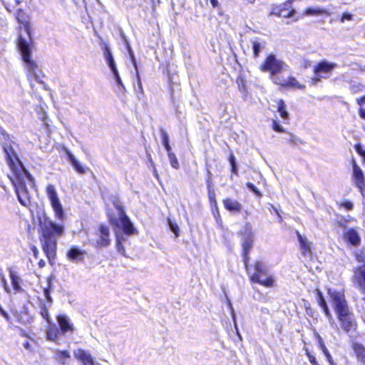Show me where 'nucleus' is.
<instances>
[{
  "label": "nucleus",
  "instance_id": "6e6552de",
  "mask_svg": "<svg viewBox=\"0 0 365 365\" xmlns=\"http://www.w3.org/2000/svg\"><path fill=\"white\" fill-rule=\"evenodd\" d=\"M285 63L282 60L277 58L274 54L270 53L266 56L259 68L262 72H268L273 81V78L279 77L277 74L283 71Z\"/></svg>",
  "mask_w": 365,
  "mask_h": 365
},
{
  "label": "nucleus",
  "instance_id": "bb28decb",
  "mask_svg": "<svg viewBox=\"0 0 365 365\" xmlns=\"http://www.w3.org/2000/svg\"><path fill=\"white\" fill-rule=\"evenodd\" d=\"M63 335L55 324H49L46 329V339L51 341L56 342Z\"/></svg>",
  "mask_w": 365,
  "mask_h": 365
},
{
  "label": "nucleus",
  "instance_id": "7c9ffc66",
  "mask_svg": "<svg viewBox=\"0 0 365 365\" xmlns=\"http://www.w3.org/2000/svg\"><path fill=\"white\" fill-rule=\"evenodd\" d=\"M328 11L320 7H316V8H312L309 7L307 8L304 11V14L307 16H319V15H323V14H328Z\"/></svg>",
  "mask_w": 365,
  "mask_h": 365
},
{
  "label": "nucleus",
  "instance_id": "2f4dec72",
  "mask_svg": "<svg viewBox=\"0 0 365 365\" xmlns=\"http://www.w3.org/2000/svg\"><path fill=\"white\" fill-rule=\"evenodd\" d=\"M354 259L360 264L359 266H364L365 267V248L363 247L359 250H356L353 252Z\"/></svg>",
  "mask_w": 365,
  "mask_h": 365
},
{
  "label": "nucleus",
  "instance_id": "f704fd0d",
  "mask_svg": "<svg viewBox=\"0 0 365 365\" xmlns=\"http://www.w3.org/2000/svg\"><path fill=\"white\" fill-rule=\"evenodd\" d=\"M70 358V354L67 350L63 351H58L56 354V360L62 364H66V361L68 359Z\"/></svg>",
  "mask_w": 365,
  "mask_h": 365
},
{
  "label": "nucleus",
  "instance_id": "4d7b16f0",
  "mask_svg": "<svg viewBox=\"0 0 365 365\" xmlns=\"http://www.w3.org/2000/svg\"><path fill=\"white\" fill-rule=\"evenodd\" d=\"M0 314L5 318L6 321H9L10 317L8 313L0 305Z\"/></svg>",
  "mask_w": 365,
  "mask_h": 365
},
{
  "label": "nucleus",
  "instance_id": "6ab92c4d",
  "mask_svg": "<svg viewBox=\"0 0 365 365\" xmlns=\"http://www.w3.org/2000/svg\"><path fill=\"white\" fill-rule=\"evenodd\" d=\"M222 204L226 210L232 213H240L243 210L242 205L237 200L226 197L222 200Z\"/></svg>",
  "mask_w": 365,
  "mask_h": 365
},
{
  "label": "nucleus",
  "instance_id": "4be33fe9",
  "mask_svg": "<svg viewBox=\"0 0 365 365\" xmlns=\"http://www.w3.org/2000/svg\"><path fill=\"white\" fill-rule=\"evenodd\" d=\"M298 242L299 243L300 252L302 256L307 257L312 253L311 243L307 238L300 234L298 230L295 232Z\"/></svg>",
  "mask_w": 365,
  "mask_h": 365
},
{
  "label": "nucleus",
  "instance_id": "09e8293b",
  "mask_svg": "<svg viewBox=\"0 0 365 365\" xmlns=\"http://www.w3.org/2000/svg\"><path fill=\"white\" fill-rule=\"evenodd\" d=\"M305 354L307 356L309 362L312 364V365H319V364L317 361V359L315 356L310 353L308 349H305Z\"/></svg>",
  "mask_w": 365,
  "mask_h": 365
},
{
  "label": "nucleus",
  "instance_id": "a19ab883",
  "mask_svg": "<svg viewBox=\"0 0 365 365\" xmlns=\"http://www.w3.org/2000/svg\"><path fill=\"white\" fill-rule=\"evenodd\" d=\"M40 314L48 322H50L48 309L45 303H42L40 306Z\"/></svg>",
  "mask_w": 365,
  "mask_h": 365
},
{
  "label": "nucleus",
  "instance_id": "8fccbe9b",
  "mask_svg": "<svg viewBox=\"0 0 365 365\" xmlns=\"http://www.w3.org/2000/svg\"><path fill=\"white\" fill-rule=\"evenodd\" d=\"M113 76H114V78L117 83V84L121 87L124 91L125 90V87L121 80V78L120 76V74L118 73V71H115V72H113Z\"/></svg>",
  "mask_w": 365,
  "mask_h": 365
},
{
  "label": "nucleus",
  "instance_id": "69168bd1",
  "mask_svg": "<svg viewBox=\"0 0 365 365\" xmlns=\"http://www.w3.org/2000/svg\"><path fill=\"white\" fill-rule=\"evenodd\" d=\"M131 56H132V59H133V64L135 67V68L137 69V63H136V61H135V57H134V55L132 53L131 54Z\"/></svg>",
  "mask_w": 365,
  "mask_h": 365
},
{
  "label": "nucleus",
  "instance_id": "338daca9",
  "mask_svg": "<svg viewBox=\"0 0 365 365\" xmlns=\"http://www.w3.org/2000/svg\"><path fill=\"white\" fill-rule=\"evenodd\" d=\"M273 209L274 210V212H276L278 215H279V213L278 210L276 208H274V207H273Z\"/></svg>",
  "mask_w": 365,
  "mask_h": 365
},
{
  "label": "nucleus",
  "instance_id": "39448f33",
  "mask_svg": "<svg viewBox=\"0 0 365 365\" xmlns=\"http://www.w3.org/2000/svg\"><path fill=\"white\" fill-rule=\"evenodd\" d=\"M113 205L116 211H108L107 217L113 230H121L127 236L138 235V232L126 215L122 202L118 199H115Z\"/></svg>",
  "mask_w": 365,
  "mask_h": 365
},
{
  "label": "nucleus",
  "instance_id": "052dcab7",
  "mask_svg": "<svg viewBox=\"0 0 365 365\" xmlns=\"http://www.w3.org/2000/svg\"><path fill=\"white\" fill-rule=\"evenodd\" d=\"M164 148H165V150H166V151H167V154H168V155H170V153H174L172 151V148H171V146H170V143H169V144H168V145H165L164 146Z\"/></svg>",
  "mask_w": 365,
  "mask_h": 365
},
{
  "label": "nucleus",
  "instance_id": "79ce46f5",
  "mask_svg": "<svg viewBox=\"0 0 365 365\" xmlns=\"http://www.w3.org/2000/svg\"><path fill=\"white\" fill-rule=\"evenodd\" d=\"M168 224L170 230L175 234V237H178L180 235V228L177 222H172L168 219Z\"/></svg>",
  "mask_w": 365,
  "mask_h": 365
},
{
  "label": "nucleus",
  "instance_id": "a878e982",
  "mask_svg": "<svg viewBox=\"0 0 365 365\" xmlns=\"http://www.w3.org/2000/svg\"><path fill=\"white\" fill-rule=\"evenodd\" d=\"M103 50L105 60L108 66L110 68L112 73L117 71L118 68L114 61L113 54L111 53V51L110 50L108 46L105 42H103Z\"/></svg>",
  "mask_w": 365,
  "mask_h": 365
},
{
  "label": "nucleus",
  "instance_id": "f03ea898",
  "mask_svg": "<svg viewBox=\"0 0 365 365\" xmlns=\"http://www.w3.org/2000/svg\"><path fill=\"white\" fill-rule=\"evenodd\" d=\"M3 136L1 148L6 154V163L14 174L10 180L14 187L19 202L23 206L30 205V197L26 185L27 179L32 185H34L35 180L30 173L24 168L23 163L19 158L14 148V141L10 138L9 135L4 130L1 131Z\"/></svg>",
  "mask_w": 365,
  "mask_h": 365
},
{
  "label": "nucleus",
  "instance_id": "f3484780",
  "mask_svg": "<svg viewBox=\"0 0 365 365\" xmlns=\"http://www.w3.org/2000/svg\"><path fill=\"white\" fill-rule=\"evenodd\" d=\"M87 252L84 250H81L77 246H72L66 252V257L71 262L78 263L83 262Z\"/></svg>",
  "mask_w": 365,
  "mask_h": 365
},
{
  "label": "nucleus",
  "instance_id": "393cba45",
  "mask_svg": "<svg viewBox=\"0 0 365 365\" xmlns=\"http://www.w3.org/2000/svg\"><path fill=\"white\" fill-rule=\"evenodd\" d=\"M63 151L74 170L79 174H84L88 168L81 165L68 148H63Z\"/></svg>",
  "mask_w": 365,
  "mask_h": 365
},
{
  "label": "nucleus",
  "instance_id": "bf43d9fd",
  "mask_svg": "<svg viewBox=\"0 0 365 365\" xmlns=\"http://www.w3.org/2000/svg\"><path fill=\"white\" fill-rule=\"evenodd\" d=\"M210 3H211L212 8H214V9L219 8V6H220L218 0H210Z\"/></svg>",
  "mask_w": 365,
  "mask_h": 365
},
{
  "label": "nucleus",
  "instance_id": "864d4df0",
  "mask_svg": "<svg viewBox=\"0 0 365 365\" xmlns=\"http://www.w3.org/2000/svg\"><path fill=\"white\" fill-rule=\"evenodd\" d=\"M324 354L327 358V361L329 363L330 365H336V364L334 361L329 351L324 352Z\"/></svg>",
  "mask_w": 365,
  "mask_h": 365
},
{
  "label": "nucleus",
  "instance_id": "0eeeda50",
  "mask_svg": "<svg viewBox=\"0 0 365 365\" xmlns=\"http://www.w3.org/2000/svg\"><path fill=\"white\" fill-rule=\"evenodd\" d=\"M238 234L242 237L241 242V256L245 269L247 272L250 268V253L253 247L255 240V235L251 223L249 222H245L243 229Z\"/></svg>",
  "mask_w": 365,
  "mask_h": 365
},
{
  "label": "nucleus",
  "instance_id": "423d86ee",
  "mask_svg": "<svg viewBox=\"0 0 365 365\" xmlns=\"http://www.w3.org/2000/svg\"><path fill=\"white\" fill-rule=\"evenodd\" d=\"M250 268L253 269L252 273L249 276L250 281L258 284L262 287L270 288L274 286V279L262 260L257 259Z\"/></svg>",
  "mask_w": 365,
  "mask_h": 365
},
{
  "label": "nucleus",
  "instance_id": "6e6d98bb",
  "mask_svg": "<svg viewBox=\"0 0 365 365\" xmlns=\"http://www.w3.org/2000/svg\"><path fill=\"white\" fill-rule=\"evenodd\" d=\"M356 103L362 107L365 104V95L356 98Z\"/></svg>",
  "mask_w": 365,
  "mask_h": 365
},
{
  "label": "nucleus",
  "instance_id": "9b49d317",
  "mask_svg": "<svg viewBox=\"0 0 365 365\" xmlns=\"http://www.w3.org/2000/svg\"><path fill=\"white\" fill-rule=\"evenodd\" d=\"M46 192L51 202V205L54 211L56 218L60 220H63V208L58 196L55 186L51 184L48 185L46 188Z\"/></svg>",
  "mask_w": 365,
  "mask_h": 365
},
{
  "label": "nucleus",
  "instance_id": "b1692460",
  "mask_svg": "<svg viewBox=\"0 0 365 365\" xmlns=\"http://www.w3.org/2000/svg\"><path fill=\"white\" fill-rule=\"evenodd\" d=\"M250 43L252 49V57L255 59L258 58L261 51L265 47V41L259 37H255L250 40Z\"/></svg>",
  "mask_w": 365,
  "mask_h": 365
},
{
  "label": "nucleus",
  "instance_id": "f257e3e1",
  "mask_svg": "<svg viewBox=\"0 0 365 365\" xmlns=\"http://www.w3.org/2000/svg\"><path fill=\"white\" fill-rule=\"evenodd\" d=\"M15 19L19 24L18 30L20 31L24 29L29 38V41H27L19 34L16 41V45L21 53V59L25 63L26 78L31 86L32 81L35 80L37 83L42 84L45 90H48V85L41 79L45 77L44 73L38 69V64L32 58L34 41L31 16L24 9L19 8L15 13Z\"/></svg>",
  "mask_w": 365,
  "mask_h": 365
},
{
  "label": "nucleus",
  "instance_id": "c03bdc74",
  "mask_svg": "<svg viewBox=\"0 0 365 365\" xmlns=\"http://www.w3.org/2000/svg\"><path fill=\"white\" fill-rule=\"evenodd\" d=\"M272 128L274 131L277 133L286 132L285 129L282 125H280L279 123L275 120H272Z\"/></svg>",
  "mask_w": 365,
  "mask_h": 365
},
{
  "label": "nucleus",
  "instance_id": "de8ad7c7",
  "mask_svg": "<svg viewBox=\"0 0 365 365\" xmlns=\"http://www.w3.org/2000/svg\"><path fill=\"white\" fill-rule=\"evenodd\" d=\"M315 336L318 341V343H319V347L321 348L322 351L324 352L328 351L327 348L326 347L324 343V341L322 339V338L321 337V336L319 334L318 332H315Z\"/></svg>",
  "mask_w": 365,
  "mask_h": 365
},
{
  "label": "nucleus",
  "instance_id": "c756f323",
  "mask_svg": "<svg viewBox=\"0 0 365 365\" xmlns=\"http://www.w3.org/2000/svg\"><path fill=\"white\" fill-rule=\"evenodd\" d=\"M277 111L279 113V115L284 120H288L289 118V115L287 111V106L282 99H279L277 101Z\"/></svg>",
  "mask_w": 365,
  "mask_h": 365
},
{
  "label": "nucleus",
  "instance_id": "1a4fd4ad",
  "mask_svg": "<svg viewBox=\"0 0 365 365\" xmlns=\"http://www.w3.org/2000/svg\"><path fill=\"white\" fill-rule=\"evenodd\" d=\"M337 66L336 63L328 62L327 61H321L318 62L313 68L314 76L311 78L312 85H316L321 81L322 79L330 78L333 70Z\"/></svg>",
  "mask_w": 365,
  "mask_h": 365
},
{
  "label": "nucleus",
  "instance_id": "ddd939ff",
  "mask_svg": "<svg viewBox=\"0 0 365 365\" xmlns=\"http://www.w3.org/2000/svg\"><path fill=\"white\" fill-rule=\"evenodd\" d=\"M352 282L361 294H365L364 266H356L353 269Z\"/></svg>",
  "mask_w": 365,
  "mask_h": 365
},
{
  "label": "nucleus",
  "instance_id": "e433bc0d",
  "mask_svg": "<svg viewBox=\"0 0 365 365\" xmlns=\"http://www.w3.org/2000/svg\"><path fill=\"white\" fill-rule=\"evenodd\" d=\"M228 161L231 165L232 173L235 175H238L237 165L236 163V159H235V155L233 154L232 152H231V153L230 154V155L228 157Z\"/></svg>",
  "mask_w": 365,
  "mask_h": 365
},
{
  "label": "nucleus",
  "instance_id": "412c9836",
  "mask_svg": "<svg viewBox=\"0 0 365 365\" xmlns=\"http://www.w3.org/2000/svg\"><path fill=\"white\" fill-rule=\"evenodd\" d=\"M56 319L59 325L58 329L63 335L68 332L72 333L73 331V325L71 323L67 316L63 314H58L56 317Z\"/></svg>",
  "mask_w": 365,
  "mask_h": 365
},
{
  "label": "nucleus",
  "instance_id": "cd10ccee",
  "mask_svg": "<svg viewBox=\"0 0 365 365\" xmlns=\"http://www.w3.org/2000/svg\"><path fill=\"white\" fill-rule=\"evenodd\" d=\"M9 277L11 279V282L12 284L13 289L15 292H19L22 291L21 284L22 282V279L19 275L17 274L16 272L10 269L9 270Z\"/></svg>",
  "mask_w": 365,
  "mask_h": 365
},
{
  "label": "nucleus",
  "instance_id": "13d9d810",
  "mask_svg": "<svg viewBox=\"0 0 365 365\" xmlns=\"http://www.w3.org/2000/svg\"><path fill=\"white\" fill-rule=\"evenodd\" d=\"M359 116L362 119H364L365 120V109L363 108L362 107H361L359 109Z\"/></svg>",
  "mask_w": 365,
  "mask_h": 365
},
{
  "label": "nucleus",
  "instance_id": "a211bd4d",
  "mask_svg": "<svg viewBox=\"0 0 365 365\" xmlns=\"http://www.w3.org/2000/svg\"><path fill=\"white\" fill-rule=\"evenodd\" d=\"M344 240L351 245L354 247H358L361 244V237L357 231V230L354 227L349 228L346 231H345L343 234Z\"/></svg>",
  "mask_w": 365,
  "mask_h": 365
},
{
  "label": "nucleus",
  "instance_id": "ea45409f",
  "mask_svg": "<svg viewBox=\"0 0 365 365\" xmlns=\"http://www.w3.org/2000/svg\"><path fill=\"white\" fill-rule=\"evenodd\" d=\"M168 157L169 158L171 167L175 170L180 169V163L178 162V160L175 154L170 153V155H168Z\"/></svg>",
  "mask_w": 365,
  "mask_h": 365
},
{
  "label": "nucleus",
  "instance_id": "603ef678",
  "mask_svg": "<svg viewBox=\"0 0 365 365\" xmlns=\"http://www.w3.org/2000/svg\"><path fill=\"white\" fill-rule=\"evenodd\" d=\"M352 18H353L352 14L345 12L341 14L340 20L343 23V22H344L345 20H347V21L352 20Z\"/></svg>",
  "mask_w": 365,
  "mask_h": 365
},
{
  "label": "nucleus",
  "instance_id": "5fc2aeb1",
  "mask_svg": "<svg viewBox=\"0 0 365 365\" xmlns=\"http://www.w3.org/2000/svg\"><path fill=\"white\" fill-rule=\"evenodd\" d=\"M31 250L33 252V256L35 259H38L39 257V251L36 245H31L30 247Z\"/></svg>",
  "mask_w": 365,
  "mask_h": 365
},
{
  "label": "nucleus",
  "instance_id": "49530a36",
  "mask_svg": "<svg viewBox=\"0 0 365 365\" xmlns=\"http://www.w3.org/2000/svg\"><path fill=\"white\" fill-rule=\"evenodd\" d=\"M160 132L163 146L169 144L170 143H169V137H168V135L166 133V131L163 128H160Z\"/></svg>",
  "mask_w": 365,
  "mask_h": 365
},
{
  "label": "nucleus",
  "instance_id": "72a5a7b5",
  "mask_svg": "<svg viewBox=\"0 0 365 365\" xmlns=\"http://www.w3.org/2000/svg\"><path fill=\"white\" fill-rule=\"evenodd\" d=\"M236 83L237 85V88L239 91L245 94L247 92V81L242 75H238L236 78Z\"/></svg>",
  "mask_w": 365,
  "mask_h": 365
},
{
  "label": "nucleus",
  "instance_id": "dca6fc26",
  "mask_svg": "<svg viewBox=\"0 0 365 365\" xmlns=\"http://www.w3.org/2000/svg\"><path fill=\"white\" fill-rule=\"evenodd\" d=\"M353 179L356 186L359 188L362 195L365 191V178L361 168L357 165L355 160H353Z\"/></svg>",
  "mask_w": 365,
  "mask_h": 365
},
{
  "label": "nucleus",
  "instance_id": "20e7f679",
  "mask_svg": "<svg viewBox=\"0 0 365 365\" xmlns=\"http://www.w3.org/2000/svg\"><path fill=\"white\" fill-rule=\"evenodd\" d=\"M326 291L341 329L347 333L354 331L357 323L346 299L344 289H336L327 287Z\"/></svg>",
  "mask_w": 365,
  "mask_h": 365
},
{
  "label": "nucleus",
  "instance_id": "a18cd8bd",
  "mask_svg": "<svg viewBox=\"0 0 365 365\" xmlns=\"http://www.w3.org/2000/svg\"><path fill=\"white\" fill-rule=\"evenodd\" d=\"M356 153L363 158L364 162H365V150L363 149L362 145L360 143H358L354 146Z\"/></svg>",
  "mask_w": 365,
  "mask_h": 365
},
{
  "label": "nucleus",
  "instance_id": "7ed1b4c3",
  "mask_svg": "<svg viewBox=\"0 0 365 365\" xmlns=\"http://www.w3.org/2000/svg\"><path fill=\"white\" fill-rule=\"evenodd\" d=\"M64 232V226L57 224L46 217L41 225L39 240L42 250L51 266L57 259V240Z\"/></svg>",
  "mask_w": 365,
  "mask_h": 365
},
{
  "label": "nucleus",
  "instance_id": "680f3d73",
  "mask_svg": "<svg viewBox=\"0 0 365 365\" xmlns=\"http://www.w3.org/2000/svg\"><path fill=\"white\" fill-rule=\"evenodd\" d=\"M311 66V61L308 59L304 60L303 68H307Z\"/></svg>",
  "mask_w": 365,
  "mask_h": 365
},
{
  "label": "nucleus",
  "instance_id": "774afa93",
  "mask_svg": "<svg viewBox=\"0 0 365 365\" xmlns=\"http://www.w3.org/2000/svg\"><path fill=\"white\" fill-rule=\"evenodd\" d=\"M137 78H138V81H140V76H139V74L138 72H137Z\"/></svg>",
  "mask_w": 365,
  "mask_h": 365
},
{
  "label": "nucleus",
  "instance_id": "37998d69",
  "mask_svg": "<svg viewBox=\"0 0 365 365\" xmlns=\"http://www.w3.org/2000/svg\"><path fill=\"white\" fill-rule=\"evenodd\" d=\"M246 186L251 190L256 196L260 197L262 196L261 192L256 187V186L250 182H246Z\"/></svg>",
  "mask_w": 365,
  "mask_h": 365
},
{
  "label": "nucleus",
  "instance_id": "3c124183",
  "mask_svg": "<svg viewBox=\"0 0 365 365\" xmlns=\"http://www.w3.org/2000/svg\"><path fill=\"white\" fill-rule=\"evenodd\" d=\"M113 76H114V78L117 83V84L121 87L124 91L125 90V87L121 80V78L120 76V74L118 73V71H115V72H113Z\"/></svg>",
  "mask_w": 365,
  "mask_h": 365
},
{
  "label": "nucleus",
  "instance_id": "e2e57ef3",
  "mask_svg": "<svg viewBox=\"0 0 365 365\" xmlns=\"http://www.w3.org/2000/svg\"><path fill=\"white\" fill-rule=\"evenodd\" d=\"M38 266L39 268H43L46 266V262L43 259H39L38 262Z\"/></svg>",
  "mask_w": 365,
  "mask_h": 365
},
{
  "label": "nucleus",
  "instance_id": "5701e85b",
  "mask_svg": "<svg viewBox=\"0 0 365 365\" xmlns=\"http://www.w3.org/2000/svg\"><path fill=\"white\" fill-rule=\"evenodd\" d=\"M74 356L83 365H95L91 354L84 349H78L74 353Z\"/></svg>",
  "mask_w": 365,
  "mask_h": 365
},
{
  "label": "nucleus",
  "instance_id": "4c0bfd02",
  "mask_svg": "<svg viewBox=\"0 0 365 365\" xmlns=\"http://www.w3.org/2000/svg\"><path fill=\"white\" fill-rule=\"evenodd\" d=\"M339 218L336 220V224L338 227L341 228L346 227L348 223L349 222L351 217L349 216L345 217L338 215Z\"/></svg>",
  "mask_w": 365,
  "mask_h": 365
},
{
  "label": "nucleus",
  "instance_id": "473e14b6",
  "mask_svg": "<svg viewBox=\"0 0 365 365\" xmlns=\"http://www.w3.org/2000/svg\"><path fill=\"white\" fill-rule=\"evenodd\" d=\"M125 241V238L123 235H117L115 241V248L120 254L123 256L126 257L125 249L123 245V242Z\"/></svg>",
  "mask_w": 365,
  "mask_h": 365
},
{
  "label": "nucleus",
  "instance_id": "58836bf2",
  "mask_svg": "<svg viewBox=\"0 0 365 365\" xmlns=\"http://www.w3.org/2000/svg\"><path fill=\"white\" fill-rule=\"evenodd\" d=\"M337 206L339 208H344L346 211H351L354 209V204L349 200H344L342 202H338Z\"/></svg>",
  "mask_w": 365,
  "mask_h": 365
},
{
  "label": "nucleus",
  "instance_id": "f8f14e48",
  "mask_svg": "<svg viewBox=\"0 0 365 365\" xmlns=\"http://www.w3.org/2000/svg\"><path fill=\"white\" fill-rule=\"evenodd\" d=\"M293 0H287L280 4H273L271 7L270 14L283 17L284 19H289L296 14V10L291 8Z\"/></svg>",
  "mask_w": 365,
  "mask_h": 365
},
{
  "label": "nucleus",
  "instance_id": "9d476101",
  "mask_svg": "<svg viewBox=\"0 0 365 365\" xmlns=\"http://www.w3.org/2000/svg\"><path fill=\"white\" fill-rule=\"evenodd\" d=\"M208 178H206V186L207 190V197L210 204V210L212 215H213L215 220L217 223L222 222V217L220 212V209L217 204V200L216 197V194L212 189V182L211 178V172L208 170Z\"/></svg>",
  "mask_w": 365,
  "mask_h": 365
},
{
  "label": "nucleus",
  "instance_id": "4468645a",
  "mask_svg": "<svg viewBox=\"0 0 365 365\" xmlns=\"http://www.w3.org/2000/svg\"><path fill=\"white\" fill-rule=\"evenodd\" d=\"M97 239L96 247L98 248L106 247L110 245V229L105 224L99 225L98 227Z\"/></svg>",
  "mask_w": 365,
  "mask_h": 365
},
{
  "label": "nucleus",
  "instance_id": "aec40b11",
  "mask_svg": "<svg viewBox=\"0 0 365 365\" xmlns=\"http://www.w3.org/2000/svg\"><path fill=\"white\" fill-rule=\"evenodd\" d=\"M313 292L315 295L317 304L322 309L324 315L327 317H331V314L330 309L328 307V304L327 303V301L324 297V294H323L322 290L319 288H317L313 291Z\"/></svg>",
  "mask_w": 365,
  "mask_h": 365
},
{
  "label": "nucleus",
  "instance_id": "c85d7f7f",
  "mask_svg": "<svg viewBox=\"0 0 365 365\" xmlns=\"http://www.w3.org/2000/svg\"><path fill=\"white\" fill-rule=\"evenodd\" d=\"M352 348L357 359L365 363V347L361 344L355 342L353 344Z\"/></svg>",
  "mask_w": 365,
  "mask_h": 365
},
{
  "label": "nucleus",
  "instance_id": "2eb2a0df",
  "mask_svg": "<svg viewBox=\"0 0 365 365\" xmlns=\"http://www.w3.org/2000/svg\"><path fill=\"white\" fill-rule=\"evenodd\" d=\"M273 83L284 88H292L304 90L306 86L300 83L298 80L294 76H289L287 79H283L280 77H275L273 78Z\"/></svg>",
  "mask_w": 365,
  "mask_h": 365
},
{
  "label": "nucleus",
  "instance_id": "0e129e2a",
  "mask_svg": "<svg viewBox=\"0 0 365 365\" xmlns=\"http://www.w3.org/2000/svg\"><path fill=\"white\" fill-rule=\"evenodd\" d=\"M24 348H26V349H29L30 348V344H29V341H25V342L24 343Z\"/></svg>",
  "mask_w": 365,
  "mask_h": 365
},
{
  "label": "nucleus",
  "instance_id": "c9c22d12",
  "mask_svg": "<svg viewBox=\"0 0 365 365\" xmlns=\"http://www.w3.org/2000/svg\"><path fill=\"white\" fill-rule=\"evenodd\" d=\"M47 280V286L43 288V293L46 298V299L49 302H52V297L51 296V280L50 277L46 278Z\"/></svg>",
  "mask_w": 365,
  "mask_h": 365
}]
</instances>
